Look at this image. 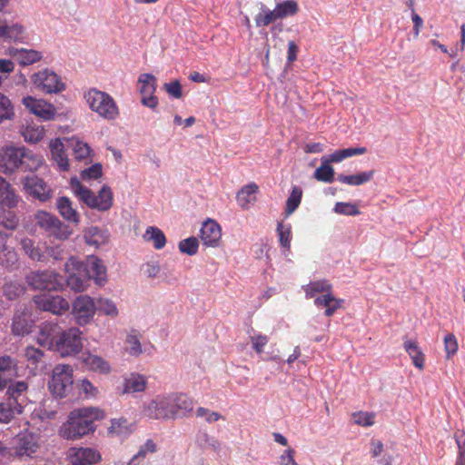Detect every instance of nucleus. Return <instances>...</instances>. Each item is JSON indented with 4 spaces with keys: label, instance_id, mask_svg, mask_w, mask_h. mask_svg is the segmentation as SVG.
I'll use <instances>...</instances> for the list:
<instances>
[{
    "label": "nucleus",
    "instance_id": "e2e57ef3",
    "mask_svg": "<svg viewBox=\"0 0 465 465\" xmlns=\"http://www.w3.org/2000/svg\"><path fill=\"white\" fill-rule=\"evenodd\" d=\"M127 342L130 344V353L132 355H139L142 353V346L139 339L135 335H129Z\"/></svg>",
    "mask_w": 465,
    "mask_h": 465
},
{
    "label": "nucleus",
    "instance_id": "603ef678",
    "mask_svg": "<svg viewBox=\"0 0 465 465\" xmlns=\"http://www.w3.org/2000/svg\"><path fill=\"white\" fill-rule=\"evenodd\" d=\"M127 423L126 419L113 420L108 430L117 435H126L129 433Z\"/></svg>",
    "mask_w": 465,
    "mask_h": 465
},
{
    "label": "nucleus",
    "instance_id": "20e7f679",
    "mask_svg": "<svg viewBox=\"0 0 465 465\" xmlns=\"http://www.w3.org/2000/svg\"><path fill=\"white\" fill-rule=\"evenodd\" d=\"M48 387L54 397L60 399L67 397L74 387L72 367L70 365L55 366Z\"/></svg>",
    "mask_w": 465,
    "mask_h": 465
},
{
    "label": "nucleus",
    "instance_id": "79ce46f5",
    "mask_svg": "<svg viewBox=\"0 0 465 465\" xmlns=\"http://www.w3.org/2000/svg\"><path fill=\"white\" fill-rule=\"evenodd\" d=\"M178 248L182 253L193 256L198 252L199 241L194 236L188 237L179 242Z\"/></svg>",
    "mask_w": 465,
    "mask_h": 465
},
{
    "label": "nucleus",
    "instance_id": "c85d7f7f",
    "mask_svg": "<svg viewBox=\"0 0 465 465\" xmlns=\"http://www.w3.org/2000/svg\"><path fill=\"white\" fill-rule=\"evenodd\" d=\"M139 91L142 95L153 94L157 88V79L153 74H141L138 77Z\"/></svg>",
    "mask_w": 465,
    "mask_h": 465
},
{
    "label": "nucleus",
    "instance_id": "ddd939ff",
    "mask_svg": "<svg viewBox=\"0 0 465 465\" xmlns=\"http://www.w3.org/2000/svg\"><path fill=\"white\" fill-rule=\"evenodd\" d=\"M72 313L75 322L84 326L93 319L95 312V303L94 300L87 295L78 296L72 304Z\"/></svg>",
    "mask_w": 465,
    "mask_h": 465
},
{
    "label": "nucleus",
    "instance_id": "de8ad7c7",
    "mask_svg": "<svg viewBox=\"0 0 465 465\" xmlns=\"http://www.w3.org/2000/svg\"><path fill=\"white\" fill-rule=\"evenodd\" d=\"M333 211L336 213L347 215V216H356L361 213L359 208L356 204L351 203H343L338 202L334 205Z\"/></svg>",
    "mask_w": 465,
    "mask_h": 465
},
{
    "label": "nucleus",
    "instance_id": "864d4df0",
    "mask_svg": "<svg viewBox=\"0 0 465 465\" xmlns=\"http://www.w3.org/2000/svg\"><path fill=\"white\" fill-rule=\"evenodd\" d=\"M444 345L447 358H450L451 356L456 354L458 351V342L454 334L448 333L444 337Z\"/></svg>",
    "mask_w": 465,
    "mask_h": 465
},
{
    "label": "nucleus",
    "instance_id": "49530a36",
    "mask_svg": "<svg viewBox=\"0 0 465 465\" xmlns=\"http://www.w3.org/2000/svg\"><path fill=\"white\" fill-rule=\"evenodd\" d=\"M156 444L153 440L149 439L143 445L139 448L138 452L131 460V464L139 463V461L146 457L148 453H154L156 451Z\"/></svg>",
    "mask_w": 465,
    "mask_h": 465
},
{
    "label": "nucleus",
    "instance_id": "39448f33",
    "mask_svg": "<svg viewBox=\"0 0 465 465\" xmlns=\"http://www.w3.org/2000/svg\"><path fill=\"white\" fill-rule=\"evenodd\" d=\"M36 224L45 231L49 236L64 241L73 233L69 225L64 223L55 215L45 212L38 211L35 214Z\"/></svg>",
    "mask_w": 465,
    "mask_h": 465
},
{
    "label": "nucleus",
    "instance_id": "1a4fd4ad",
    "mask_svg": "<svg viewBox=\"0 0 465 465\" xmlns=\"http://www.w3.org/2000/svg\"><path fill=\"white\" fill-rule=\"evenodd\" d=\"M24 147L5 146L0 150V170L5 173H12L23 167L26 157Z\"/></svg>",
    "mask_w": 465,
    "mask_h": 465
},
{
    "label": "nucleus",
    "instance_id": "7c9ffc66",
    "mask_svg": "<svg viewBox=\"0 0 465 465\" xmlns=\"http://www.w3.org/2000/svg\"><path fill=\"white\" fill-rule=\"evenodd\" d=\"M147 242H153L156 250L163 249L166 244V237L162 230L154 226H149L144 233Z\"/></svg>",
    "mask_w": 465,
    "mask_h": 465
},
{
    "label": "nucleus",
    "instance_id": "5701e85b",
    "mask_svg": "<svg viewBox=\"0 0 465 465\" xmlns=\"http://www.w3.org/2000/svg\"><path fill=\"white\" fill-rule=\"evenodd\" d=\"M170 399L175 411L176 419L185 416L186 413L191 412L193 409V401L185 394H172L170 395Z\"/></svg>",
    "mask_w": 465,
    "mask_h": 465
},
{
    "label": "nucleus",
    "instance_id": "a211bd4d",
    "mask_svg": "<svg viewBox=\"0 0 465 465\" xmlns=\"http://www.w3.org/2000/svg\"><path fill=\"white\" fill-rule=\"evenodd\" d=\"M70 185L74 191V193L79 197L88 207L97 210V200L94 192L84 186L77 177H72L70 180Z\"/></svg>",
    "mask_w": 465,
    "mask_h": 465
},
{
    "label": "nucleus",
    "instance_id": "9d476101",
    "mask_svg": "<svg viewBox=\"0 0 465 465\" xmlns=\"http://www.w3.org/2000/svg\"><path fill=\"white\" fill-rule=\"evenodd\" d=\"M35 333L36 343L43 348L51 350L55 346V341L61 332V327L53 322H44L39 325L31 323V334Z\"/></svg>",
    "mask_w": 465,
    "mask_h": 465
},
{
    "label": "nucleus",
    "instance_id": "69168bd1",
    "mask_svg": "<svg viewBox=\"0 0 465 465\" xmlns=\"http://www.w3.org/2000/svg\"><path fill=\"white\" fill-rule=\"evenodd\" d=\"M45 134V131L43 126H35L31 124V143L41 141Z\"/></svg>",
    "mask_w": 465,
    "mask_h": 465
},
{
    "label": "nucleus",
    "instance_id": "2eb2a0df",
    "mask_svg": "<svg viewBox=\"0 0 465 465\" xmlns=\"http://www.w3.org/2000/svg\"><path fill=\"white\" fill-rule=\"evenodd\" d=\"M200 237L205 246H218L222 237L221 226L214 220L208 219L202 225Z\"/></svg>",
    "mask_w": 465,
    "mask_h": 465
},
{
    "label": "nucleus",
    "instance_id": "3c124183",
    "mask_svg": "<svg viewBox=\"0 0 465 465\" xmlns=\"http://www.w3.org/2000/svg\"><path fill=\"white\" fill-rule=\"evenodd\" d=\"M9 54L12 56L15 62L18 63L22 66L29 64V51L25 48H12L9 51Z\"/></svg>",
    "mask_w": 465,
    "mask_h": 465
},
{
    "label": "nucleus",
    "instance_id": "473e14b6",
    "mask_svg": "<svg viewBox=\"0 0 465 465\" xmlns=\"http://www.w3.org/2000/svg\"><path fill=\"white\" fill-rule=\"evenodd\" d=\"M97 200V210L100 212H106L111 209L113 205V193L111 188L107 185H104L95 195Z\"/></svg>",
    "mask_w": 465,
    "mask_h": 465
},
{
    "label": "nucleus",
    "instance_id": "bf43d9fd",
    "mask_svg": "<svg viewBox=\"0 0 465 465\" xmlns=\"http://www.w3.org/2000/svg\"><path fill=\"white\" fill-rule=\"evenodd\" d=\"M28 385L25 381H17L8 387L7 393L10 397L17 399V397L24 391H26Z\"/></svg>",
    "mask_w": 465,
    "mask_h": 465
},
{
    "label": "nucleus",
    "instance_id": "4be33fe9",
    "mask_svg": "<svg viewBox=\"0 0 465 465\" xmlns=\"http://www.w3.org/2000/svg\"><path fill=\"white\" fill-rule=\"evenodd\" d=\"M19 197L12 188L11 184L0 176V204L8 208L17 205Z\"/></svg>",
    "mask_w": 465,
    "mask_h": 465
},
{
    "label": "nucleus",
    "instance_id": "aec40b11",
    "mask_svg": "<svg viewBox=\"0 0 465 465\" xmlns=\"http://www.w3.org/2000/svg\"><path fill=\"white\" fill-rule=\"evenodd\" d=\"M109 236L110 234L107 230L98 226H91L84 231V238L86 244L94 246L95 248L107 243Z\"/></svg>",
    "mask_w": 465,
    "mask_h": 465
},
{
    "label": "nucleus",
    "instance_id": "c03bdc74",
    "mask_svg": "<svg viewBox=\"0 0 465 465\" xmlns=\"http://www.w3.org/2000/svg\"><path fill=\"white\" fill-rule=\"evenodd\" d=\"M23 33L22 26L18 25H0V37L9 40H18Z\"/></svg>",
    "mask_w": 465,
    "mask_h": 465
},
{
    "label": "nucleus",
    "instance_id": "393cba45",
    "mask_svg": "<svg viewBox=\"0 0 465 465\" xmlns=\"http://www.w3.org/2000/svg\"><path fill=\"white\" fill-rule=\"evenodd\" d=\"M375 171L370 170L366 172H361L355 174H343L339 173L337 175V181L341 183L351 185V186H359L370 182L374 176Z\"/></svg>",
    "mask_w": 465,
    "mask_h": 465
},
{
    "label": "nucleus",
    "instance_id": "0eeeda50",
    "mask_svg": "<svg viewBox=\"0 0 465 465\" xmlns=\"http://www.w3.org/2000/svg\"><path fill=\"white\" fill-rule=\"evenodd\" d=\"M82 331L73 327L66 331H62L55 341L54 350L62 356L67 357L75 355L81 351L83 348Z\"/></svg>",
    "mask_w": 465,
    "mask_h": 465
},
{
    "label": "nucleus",
    "instance_id": "f3484780",
    "mask_svg": "<svg viewBox=\"0 0 465 465\" xmlns=\"http://www.w3.org/2000/svg\"><path fill=\"white\" fill-rule=\"evenodd\" d=\"M31 114H35L42 121H51L56 115V108L53 104L44 99H36L31 96Z\"/></svg>",
    "mask_w": 465,
    "mask_h": 465
},
{
    "label": "nucleus",
    "instance_id": "09e8293b",
    "mask_svg": "<svg viewBox=\"0 0 465 465\" xmlns=\"http://www.w3.org/2000/svg\"><path fill=\"white\" fill-rule=\"evenodd\" d=\"M103 174V166L100 163H95L90 167L84 169L80 175L83 180H96Z\"/></svg>",
    "mask_w": 465,
    "mask_h": 465
},
{
    "label": "nucleus",
    "instance_id": "052dcab7",
    "mask_svg": "<svg viewBox=\"0 0 465 465\" xmlns=\"http://www.w3.org/2000/svg\"><path fill=\"white\" fill-rule=\"evenodd\" d=\"M252 348L257 353L263 351L264 346L268 342V337L265 335L259 334L257 336L251 337Z\"/></svg>",
    "mask_w": 465,
    "mask_h": 465
},
{
    "label": "nucleus",
    "instance_id": "680f3d73",
    "mask_svg": "<svg viewBox=\"0 0 465 465\" xmlns=\"http://www.w3.org/2000/svg\"><path fill=\"white\" fill-rule=\"evenodd\" d=\"M337 298H335L331 292H326L325 294H322L321 296H318L314 300V304L318 307H327L331 303H332Z\"/></svg>",
    "mask_w": 465,
    "mask_h": 465
},
{
    "label": "nucleus",
    "instance_id": "c756f323",
    "mask_svg": "<svg viewBox=\"0 0 465 465\" xmlns=\"http://www.w3.org/2000/svg\"><path fill=\"white\" fill-rule=\"evenodd\" d=\"M334 169L326 160V156L322 158V164L315 170L313 177L320 182L332 183L334 181Z\"/></svg>",
    "mask_w": 465,
    "mask_h": 465
},
{
    "label": "nucleus",
    "instance_id": "0e129e2a",
    "mask_svg": "<svg viewBox=\"0 0 465 465\" xmlns=\"http://www.w3.org/2000/svg\"><path fill=\"white\" fill-rule=\"evenodd\" d=\"M295 450L293 449H287L281 455V465H298L294 460Z\"/></svg>",
    "mask_w": 465,
    "mask_h": 465
},
{
    "label": "nucleus",
    "instance_id": "cd10ccee",
    "mask_svg": "<svg viewBox=\"0 0 465 465\" xmlns=\"http://www.w3.org/2000/svg\"><path fill=\"white\" fill-rule=\"evenodd\" d=\"M403 347L411 358L414 366L422 370L424 367V354L418 346V342L416 341L407 340L404 341Z\"/></svg>",
    "mask_w": 465,
    "mask_h": 465
},
{
    "label": "nucleus",
    "instance_id": "13d9d810",
    "mask_svg": "<svg viewBox=\"0 0 465 465\" xmlns=\"http://www.w3.org/2000/svg\"><path fill=\"white\" fill-rule=\"evenodd\" d=\"M164 90L174 98H181L183 95L182 85L178 80L164 84Z\"/></svg>",
    "mask_w": 465,
    "mask_h": 465
},
{
    "label": "nucleus",
    "instance_id": "4468645a",
    "mask_svg": "<svg viewBox=\"0 0 465 465\" xmlns=\"http://www.w3.org/2000/svg\"><path fill=\"white\" fill-rule=\"evenodd\" d=\"M67 459L74 465H93L101 460V454L93 448L73 447L67 451Z\"/></svg>",
    "mask_w": 465,
    "mask_h": 465
},
{
    "label": "nucleus",
    "instance_id": "338daca9",
    "mask_svg": "<svg viewBox=\"0 0 465 465\" xmlns=\"http://www.w3.org/2000/svg\"><path fill=\"white\" fill-rule=\"evenodd\" d=\"M141 103L143 104V105L153 110L155 109L159 104L158 98L154 95V94L142 95Z\"/></svg>",
    "mask_w": 465,
    "mask_h": 465
},
{
    "label": "nucleus",
    "instance_id": "2f4dec72",
    "mask_svg": "<svg viewBox=\"0 0 465 465\" xmlns=\"http://www.w3.org/2000/svg\"><path fill=\"white\" fill-rule=\"evenodd\" d=\"M15 366V361L10 356L0 357V391L6 387L10 372Z\"/></svg>",
    "mask_w": 465,
    "mask_h": 465
},
{
    "label": "nucleus",
    "instance_id": "4d7b16f0",
    "mask_svg": "<svg viewBox=\"0 0 465 465\" xmlns=\"http://www.w3.org/2000/svg\"><path fill=\"white\" fill-rule=\"evenodd\" d=\"M196 416L204 418L208 423L217 421L222 418L221 414L216 411H212L209 409L200 407L196 411Z\"/></svg>",
    "mask_w": 465,
    "mask_h": 465
},
{
    "label": "nucleus",
    "instance_id": "f03ea898",
    "mask_svg": "<svg viewBox=\"0 0 465 465\" xmlns=\"http://www.w3.org/2000/svg\"><path fill=\"white\" fill-rule=\"evenodd\" d=\"M104 418L103 410L95 407H85L74 410L68 416L59 430V434L65 440H78L95 430V420Z\"/></svg>",
    "mask_w": 465,
    "mask_h": 465
},
{
    "label": "nucleus",
    "instance_id": "58836bf2",
    "mask_svg": "<svg viewBox=\"0 0 465 465\" xmlns=\"http://www.w3.org/2000/svg\"><path fill=\"white\" fill-rule=\"evenodd\" d=\"M277 232H278L279 242H280L281 246L284 250L290 251L291 241H292V227H291V225L290 224L283 225L282 223H278Z\"/></svg>",
    "mask_w": 465,
    "mask_h": 465
},
{
    "label": "nucleus",
    "instance_id": "e433bc0d",
    "mask_svg": "<svg viewBox=\"0 0 465 465\" xmlns=\"http://www.w3.org/2000/svg\"><path fill=\"white\" fill-rule=\"evenodd\" d=\"M275 9L280 18L282 19L296 15L299 11V6L294 0H285L282 3H278Z\"/></svg>",
    "mask_w": 465,
    "mask_h": 465
},
{
    "label": "nucleus",
    "instance_id": "6ab92c4d",
    "mask_svg": "<svg viewBox=\"0 0 465 465\" xmlns=\"http://www.w3.org/2000/svg\"><path fill=\"white\" fill-rule=\"evenodd\" d=\"M56 208L59 214L67 222L78 225L80 223L79 213L73 208L72 201L67 196H61L56 201Z\"/></svg>",
    "mask_w": 465,
    "mask_h": 465
},
{
    "label": "nucleus",
    "instance_id": "a19ab883",
    "mask_svg": "<svg viewBox=\"0 0 465 465\" xmlns=\"http://www.w3.org/2000/svg\"><path fill=\"white\" fill-rule=\"evenodd\" d=\"M95 311L111 317H115L118 314V310L114 302L105 298H100L97 300Z\"/></svg>",
    "mask_w": 465,
    "mask_h": 465
},
{
    "label": "nucleus",
    "instance_id": "72a5a7b5",
    "mask_svg": "<svg viewBox=\"0 0 465 465\" xmlns=\"http://www.w3.org/2000/svg\"><path fill=\"white\" fill-rule=\"evenodd\" d=\"M302 190L299 186H293L292 192L287 198L285 206L286 216L291 215L299 207L302 202Z\"/></svg>",
    "mask_w": 465,
    "mask_h": 465
},
{
    "label": "nucleus",
    "instance_id": "f257e3e1",
    "mask_svg": "<svg viewBox=\"0 0 465 465\" xmlns=\"http://www.w3.org/2000/svg\"><path fill=\"white\" fill-rule=\"evenodd\" d=\"M64 285L77 292L85 291L92 280L99 286L107 282L106 267L101 259L94 255L85 261L70 257L64 264Z\"/></svg>",
    "mask_w": 465,
    "mask_h": 465
},
{
    "label": "nucleus",
    "instance_id": "6e6552de",
    "mask_svg": "<svg viewBox=\"0 0 465 465\" xmlns=\"http://www.w3.org/2000/svg\"><path fill=\"white\" fill-rule=\"evenodd\" d=\"M64 286V277L52 271L31 272V288L41 290L43 292L62 290Z\"/></svg>",
    "mask_w": 465,
    "mask_h": 465
},
{
    "label": "nucleus",
    "instance_id": "bb28decb",
    "mask_svg": "<svg viewBox=\"0 0 465 465\" xmlns=\"http://www.w3.org/2000/svg\"><path fill=\"white\" fill-rule=\"evenodd\" d=\"M147 381L144 376L132 373L129 378L124 379V393L141 392L146 389Z\"/></svg>",
    "mask_w": 465,
    "mask_h": 465
},
{
    "label": "nucleus",
    "instance_id": "5fc2aeb1",
    "mask_svg": "<svg viewBox=\"0 0 465 465\" xmlns=\"http://www.w3.org/2000/svg\"><path fill=\"white\" fill-rule=\"evenodd\" d=\"M353 419L355 423L361 426H371L374 423V414L369 412L353 413Z\"/></svg>",
    "mask_w": 465,
    "mask_h": 465
},
{
    "label": "nucleus",
    "instance_id": "37998d69",
    "mask_svg": "<svg viewBox=\"0 0 465 465\" xmlns=\"http://www.w3.org/2000/svg\"><path fill=\"white\" fill-rule=\"evenodd\" d=\"M25 287L16 282H5L3 286L4 295L8 300L17 299L21 294L25 292Z\"/></svg>",
    "mask_w": 465,
    "mask_h": 465
},
{
    "label": "nucleus",
    "instance_id": "9b49d317",
    "mask_svg": "<svg viewBox=\"0 0 465 465\" xmlns=\"http://www.w3.org/2000/svg\"><path fill=\"white\" fill-rule=\"evenodd\" d=\"M33 301L39 310L50 312L55 315H60L70 308L69 302L66 299L49 292L34 295Z\"/></svg>",
    "mask_w": 465,
    "mask_h": 465
},
{
    "label": "nucleus",
    "instance_id": "4c0bfd02",
    "mask_svg": "<svg viewBox=\"0 0 465 465\" xmlns=\"http://www.w3.org/2000/svg\"><path fill=\"white\" fill-rule=\"evenodd\" d=\"M258 191V186L255 183L245 185L237 193V201L242 208L247 209L251 203V198Z\"/></svg>",
    "mask_w": 465,
    "mask_h": 465
},
{
    "label": "nucleus",
    "instance_id": "8fccbe9b",
    "mask_svg": "<svg viewBox=\"0 0 465 465\" xmlns=\"http://www.w3.org/2000/svg\"><path fill=\"white\" fill-rule=\"evenodd\" d=\"M80 393H84L85 398H95L98 394V389L94 386L87 379L80 380L77 382Z\"/></svg>",
    "mask_w": 465,
    "mask_h": 465
},
{
    "label": "nucleus",
    "instance_id": "7ed1b4c3",
    "mask_svg": "<svg viewBox=\"0 0 465 465\" xmlns=\"http://www.w3.org/2000/svg\"><path fill=\"white\" fill-rule=\"evenodd\" d=\"M89 108L106 120H114L119 115L118 106L107 93L91 88L84 94Z\"/></svg>",
    "mask_w": 465,
    "mask_h": 465
},
{
    "label": "nucleus",
    "instance_id": "423d86ee",
    "mask_svg": "<svg viewBox=\"0 0 465 465\" xmlns=\"http://www.w3.org/2000/svg\"><path fill=\"white\" fill-rule=\"evenodd\" d=\"M35 87L44 94H58L65 90L66 85L61 77L49 68H43L31 74Z\"/></svg>",
    "mask_w": 465,
    "mask_h": 465
},
{
    "label": "nucleus",
    "instance_id": "f704fd0d",
    "mask_svg": "<svg viewBox=\"0 0 465 465\" xmlns=\"http://www.w3.org/2000/svg\"><path fill=\"white\" fill-rule=\"evenodd\" d=\"M332 290V285L327 280L311 282L305 289L306 297L312 298L316 293L330 292Z\"/></svg>",
    "mask_w": 465,
    "mask_h": 465
},
{
    "label": "nucleus",
    "instance_id": "f8f14e48",
    "mask_svg": "<svg viewBox=\"0 0 465 465\" xmlns=\"http://www.w3.org/2000/svg\"><path fill=\"white\" fill-rule=\"evenodd\" d=\"M143 414L149 419L175 420V411L171 402L170 395L157 397L151 401L143 410Z\"/></svg>",
    "mask_w": 465,
    "mask_h": 465
},
{
    "label": "nucleus",
    "instance_id": "774afa93",
    "mask_svg": "<svg viewBox=\"0 0 465 465\" xmlns=\"http://www.w3.org/2000/svg\"><path fill=\"white\" fill-rule=\"evenodd\" d=\"M455 439L459 449L458 458L465 459V434H456Z\"/></svg>",
    "mask_w": 465,
    "mask_h": 465
},
{
    "label": "nucleus",
    "instance_id": "dca6fc26",
    "mask_svg": "<svg viewBox=\"0 0 465 465\" xmlns=\"http://www.w3.org/2000/svg\"><path fill=\"white\" fill-rule=\"evenodd\" d=\"M81 361L84 367L90 371L99 374H108L111 372L110 363L101 356L87 351L82 354Z\"/></svg>",
    "mask_w": 465,
    "mask_h": 465
},
{
    "label": "nucleus",
    "instance_id": "ea45409f",
    "mask_svg": "<svg viewBox=\"0 0 465 465\" xmlns=\"http://www.w3.org/2000/svg\"><path fill=\"white\" fill-rule=\"evenodd\" d=\"M15 116L14 107L9 98L0 94V124Z\"/></svg>",
    "mask_w": 465,
    "mask_h": 465
},
{
    "label": "nucleus",
    "instance_id": "6e6d98bb",
    "mask_svg": "<svg viewBox=\"0 0 465 465\" xmlns=\"http://www.w3.org/2000/svg\"><path fill=\"white\" fill-rule=\"evenodd\" d=\"M74 153L75 159L83 160L90 154L91 148L86 143H84L82 141H76L74 147Z\"/></svg>",
    "mask_w": 465,
    "mask_h": 465
},
{
    "label": "nucleus",
    "instance_id": "a18cd8bd",
    "mask_svg": "<svg viewBox=\"0 0 465 465\" xmlns=\"http://www.w3.org/2000/svg\"><path fill=\"white\" fill-rule=\"evenodd\" d=\"M18 262L16 252L12 249H7L5 246L2 249L0 253V263L7 269H13Z\"/></svg>",
    "mask_w": 465,
    "mask_h": 465
},
{
    "label": "nucleus",
    "instance_id": "c9c22d12",
    "mask_svg": "<svg viewBox=\"0 0 465 465\" xmlns=\"http://www.w3.org/2000/svg\"><path fill=\"white\" fill-rule=\"evenodd\" d=\"M277 19H281V18H280L275 8L273 10H270V9L266 8L265 6H262V12L259 13L255 16L254 20H255L256 26L261 27V26H267L270 24L276 21Z\"/></svg>",
    "mask_w": 465,
    "mask_h": 465
},
{
    "label": "nucleus",
    "instance_id": "a878e982",
    "mask_svg": "<svg viewBox=\"0 0 465 465\" xmlns=\"http://www.w3.org/2000/svg\"><path fill=\"white\" fill-rule=\"evenodd\" d=\"M29 312L26 308L22 311L17 310L13 318L12 332L15 335L24 336L29 333L28 328Z\"/></svg>",
    "mask_w": 465,
    "mask_h": 465
},
{
    "label": "nucleus",
    "instance_id": "412c9836",
    "mask_svg": "<svg viewBox=\"0 0 465 465\" xmlns=\"http://www.w3.org/2000/svg\"><path fill=\"white\" fill-rule=\"evenodd\" d=\"M49 146L52 157L57 163L60 170L63 172L68 171L70 165L61 139L55 138L51 140Z\"/></svg>",
    "mask_w": 465,
    "mask_h": 465
},
{
    "label": "nucleus",
    "instance_id": "b1692460",
    "mask_svg": "<svg viewBox=\"0 0 465 465\" xmlns=\"http://www.w3.org/2000/svg\"><path fill=\"white\" fill-rule=\"evenodd\" d=\"M31 196L45 203L52 197V190L43 179L34 176L31 177Z\"/></svg>",
    "mask_w": 465,
    "mask_h": 465
}]
</instances>
